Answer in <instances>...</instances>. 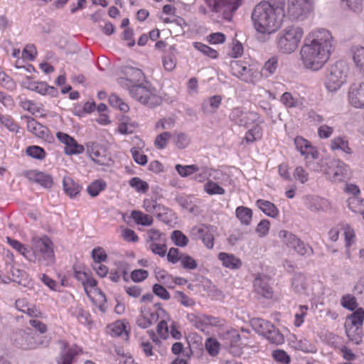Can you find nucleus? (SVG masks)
I'll return each instance as SVG.
<instances>
[{
	"label": "nucleus",
	"mask_w": 364,
	"mask_h": 364,
	"mask_svg": "<svg viewBox=\"0 0 364 364\" xmlns=\"http://www.w3.org/2000/svg\"><path fill=\"white\" fill-rule=\"evenodd\" d=\"M6 240L12 248L28 261L38 262L45 266L51 265L55 262L52 242L48 237L37 239L32 251L28 250L23 243L10 237H6Z\"/></svg>",
	"instance_id": "obj_3"
},
{
	"label": "nucleus",
	"mask_w": 364,
	"mask_h": 364,
	"mask_svg": "<svg viewBox=\"0 0 364 364\" xmlns=\"http://www.w3.org/2000/svg\"><path fill=\"white\" fill-rule=\"evenodd\" d=\"M330 148L333 151L339 150L348 154L352 153L351 149L349 147L348 140L343 136H336L331 140Z\"/></svg>",
	"instance_id": "obj_29"
},
{
	"label": "nucleus",
	"mask_w": 364,
	"mask_h": 364,
	"mask_svg": "<svg viewBox=\"0 0 364 364\" xmlns=\"http://www.w3.org/2000/svg\"><path fill=\"white\" fill-rule=\"evenodd\" d=\"M349 320L357 328L361 326L364 320V310L362 308L358 309L350 315Z\"/></svg>",
	"instance_id": "obj_51"
},
{
	"label": "nucleus",
	"mask_w": 364,
	"mask_h": 364,
	"mask_svg": "<svg viewBox=\"0 0 364 364\" xmlns=\"http://www.w3.org/2000/svg\"><path fill=\"white\" fill-rule=\"evenodd\" d=\"M284 17L282 6L272 4L268 1L257 4L251 15L253 26L260 41H266L282 26Z\"/></svg>",
	"instance_id": "obj_2"
},
{
	"label": "nucleus",
	"mask_w": 364,
	"mask_h": 364,
	"mask_svg": "<svg viewBox=\"0 0 364 364\" xmlns=\"http://www.w3.org/2000/svg\"><path fill=\"white\" fill-rule=\"evenodd\" d=\"M11 341L16 347L24 350L33 349L38 347L36 338L31 329L19 330L11 336Z\"/></svg>",
	"instance_id": "obj_15"
},
{
	"label": "nucleus",
	"mask_w": 364,
	"mask_h": 364,
	"mask_svg": "<svg viewBox=\"0 0 364 364\" xmlns=\"http://www.w3.org/2000/svg\"><path fill=\"white\" fill-rule=\"evenodd\" d=\"M223 337L227 341L226 344H229L231 346V353L237 355H240L241 350L237 348L240 341V336L237 331L235 329L228 331Z\"/></svg>",
	"instance_id": "obj_25"
},
{
	"label": "nucleus",
	"mask_w": 364,
	"mask_h": 364,
	"mask_svg": "<svg viewBox=\"0 0 364 364\" xmlns=\"http://www.w3.org/2000/svg\"><path fill=\"white\" fill-rule=\"evenodd\" d=\"M220 95H213L205 100L201 105V110L204 114H213L216 112L221 105Z\"/></svg>",
	"instance_id": "obj_24"
},
{
	"label": "nucleus",
	"mask_w": 364,
	"mask_h": 364,
	"mask_svg": "<svg viewBox=\"0 0 364 364\" xmlns=\"http://www.w3.org/2000/svg\"><path fill=\"white\" fill-rule=\"evenodd\" d=\"M326 176L333 182H341L349 178V166L341 160L328 162Z\"/></svg>",
	"instance_id": "obj_14"
},
{
	"label": "nucleus",
	"mask_w": 364,
	"mask_h": 364,
	"mask_svg": "<svg viewBox=\"0 0 364 364\" xmlns=\"http://www.w3.org/2000/svg\"><path fill=\"white\" fill-rule=\"evenodd\" d=\"M230 67L233 75L245 82L255 83L260 78L257 69L245 61H232Z\"/></svg>",
	"instance_id": "obj_7"
},
{
	"label": "nucleus",
	"mask_w": 364,
	"mask_h": 364,
	"mask_svg": "<svg viewBox=\"0 0 364 364\" xmlns=\"http://www.w3.org/2000/svg\"><path fill=\"white\" fill-rule=\"evenodd\" d=\"M291 287L299 294L309 295V282L308 279L301 273H296L292 278Z\"/></svg>",
	"instance_id": "obj_21"
},
{
	"label": "nucleus",
	"mask_w": 364,
	"mask_h": 364,
	"mask_svg": "<svg viewBox=\"0 0 364 364\" xmlns=\"http://www.w3.org/2000/svg\"><path fill=\"white\" fill-rule=\"evenodd\" d=\"M26 153L28 156L38 160L44 159L46 157V151L38 146H28L26 150Z\"/></svg>",
	"instance_id": "obj_48"
},
{
	"label": "nucleus",
	"mask_w": 364,
	"mask_h": 364,
	"mask_svg": "<svg viewBox=\"0 0 364 364\" xmlns=\"http://www.w3.org/2000/svg\"><path fill=\"white\" fill-rule=\"evenodd\" d=\"M229 118L232 122L240 127H247L252 124H261L264 122L257 112L246 111L239 107L231 110Z\"/></svg>",
	"instance_id": "obj_8"
},
{
	"label": "nucleus",
	"mask_w": 364,
	"mask_h": 364,
	"mask_svg": "<svg viewBox=\"0 0 364 364\" xmlns=\"http://www.w3.org/2000/svg\"><path fill=\"white\" fill-rule=\"evenodd\" d=\"M27 129L31 133L40 138H44L48 136V128L38 122L33 118L27 119Z\"/></svg>",
	"instance_id": "obj_27"
},
{
	"label": "nucleus",
	"mask_w": 364,
	"mask_h": 364,
	"mask_svg": "<svg viewBox=\"0 0 364 364\" xmlns=\"http://www.w3.org/2000/svg\"><path fill=\"white\" fill-rule=\"evenodd\" d=\"M293 175L294 178L302 184L305 183L309 180V173L301 166L295 168Z\"/></svg>",
	"instance_id": "obj_62"
},
{
	"label": "nucleus",
	"mask_w": 364,
	"mask_h": 364,
	"mask_svg": "<svg viewBox=\"0 0 364 364\" xmlns=\"http://www.w3.org/2000/svg\"><path fill=\"white\" fill-rule=\"evenodd\" d=\"M270 278L265 274H258L253 283L255 292L266 299H271L273 291L269 285Z\"/></svg>",
	"instance_id": "obj_17"
},
{
	"label": "nucleus",
	"mask_w": 364,
	"mask_h": 364,
	"mask_svg": "<svg viewBox=\"0 0 364 364\" xmlns=\"http://www.w3.org/2000/svg\"><path fill=\"white\" fill-rule=\"evenodd\" d=\"M171 134L168 132H163L160 134H159L155 140V145L157 146L159 149H164L168 140L171 139Z\"/></svg>",
	"instance_id": "obj_59"
},
{
	"label": "nucleus",
	"mask_w": 364,
	"mask_h": 364,
	"mask_svg": "<svg viewBox=\"0 0 364 364\" xmlns=\"http://www.w3.org/2000/svg\"><path fill=\"white\" fill-rule=\"evenodd\" d=\"M198 173L196 174L194 179L198 182H203L212 176L213 169L208 167H201Z\"/></svg>",
	"instance_id": "obj_64"
},
{
	"label": "nucleus",
	"mask_w": 364,
	"mask_h": 364,
	"mask_svg": "<svg viewBox=\"0 0 364 364\" xmlns=\"http://www.w3.org/2000/svg\"><path fill=\"white\" fill-rule=\"evenodd\" d=\"M204 191L208 195H223L225 191V189L221 187L218 183L213 181H207L203 186Z\"/></svg>",
	"instance_id": "obj_42"
},
{
	"label": "nucleus",
	"mask_w": 364,
	"mask_h": 364,
	"mask_svg": "<svg viewBox=\"0 0 364 364\" xmlns=\"http://www.w3.org/2000/svg\"><path fill=\"white\" fill-rule=\"evenodd\" d=\"M296 149L304 156L306 166L311 170L316 172H323L326 174L328 162L321 159L319 161L314 162L313 160L318 158L319 153L316 147L301 136L294 139Z\"/></svg>",
	"instance_id": "obj_4"
},
{
	"label": "nucleus",
	"mask_w": 364,
	"mask_h": 364,
	"mask_svg": "<svg viewBox=\"0 0 364 364\" xmlns=\"http://www.w3.org/2000/svg\"><path fill=\"white\" fill-rule=\"evenodd\" d=\"M68 314L82 325H89L91 323L90 313L77 304L70 306L68 309Z\"/></svg>",
	"instance_id": "obj_22"
},
{
	"label": "nucleus",
	"mask_w": 364,
	"mask_h": 364,
	"mask_svg": "<svg viewBox=\"0 0 364 364\" xmlns=\"http://www.w3.org/2000/svg\"><path fill=\"white\" fill-rule=\"evenodd\" d=\"M254 127L246 132L244 140L247 144H250L255 141L259 140L262 136V129L260 124H255Z\"/></svg>",
	"instance_id": "obj_41"
},
{
	"label": "nucleus",
	"mask_w": 364,
	"mask_h": 364,
	"mask_svg": "<svg viewBox=\"0 0 364 364\" xmlns=\"http://www.w3.org/2000/svg\"><path fill=\"white\" fill-rule=\"evenodd\" d=\"M161 208L155 213L157 218L167 224L172 222L174 218L173 211L163 205H161Z\"/></svg>",
	"instance_id": "obj_43"
},
{
	"label": "nucleus",
	"mask_w": 364,
	"mask_h": 364,
	"mask_svg": "<svg viewBox=\"0 0 364 364\" xmlns=\"http://www.w3.org/2000/svg\"><path fill=\"white\" fill-rule=\"evenodd\" d=\"M29 89L36 91L41 95H50L54 96L56 93V90L54 87L49 86L45 82H33L29 85Z\"/></svg>",
	"instance_id": "obj_30"
},
{
	"label": "nucleus",
	"mask_w": 364,
	"mask_h": 364,
	"mask_svg": "<svg viewBox=\"0 0 364 364\" xmlns=\"http://www.w3.org/2000/svg\"><path fill=\"white\" fill-rule=\"evenodd\" d=\"M347 203L349 209L355 213L362 215L364 220V199L352 196L348 198Z\"/></svg>",
	"instance_id": "obj_32"
},
{
	"label": "nucleus",
	"mask_w": 364,
	"mask_h": 364,
	"mask_svg": "<svg viewBox=\"0 0 364 364\" xmlns=\"http://www.w3.org/2000/svg\"><path fill=\"white\" fill-rule=\"evenodd\" d=\"M281 102L287 108L300 107L303 106L302 100L294 97L291 93L286 92L281 97Z\"/></svg>",
	"instance_id": "obj_38"
},
{
	"label": "nucleus",
	"mask_w": 364,
	"mask_h": 364,
	"mask_svg": "<svg viewBox=\"0 0 364 364\" xmlns=\"http://www.w3.org/2000/svg\"><path fill=\"white\" fill-rule=\"evenodd\" d=\"M175 144L181 149L186 148L191 142L190 137L185 133L178 134L174 139Z\"/></svg>",
	"instance_id": "obj_58"
},
{
	"label": "nucleus",
	"mask_w": 364,
	"mask_h": 364,
	"mask_svg": "<svg viewBox=\"0 0 364 364\" xmlns=\"http://www.w3.org/2000/svg\"><path fill=\"white\" fill-rule=\"evenodd\" d=\"M131 153L134 161L141 166H144L147 163V156L143 154V152L136 149L132 148L131 149Z\"/></svg>",
	"instance_id": "obj_63"
},
{
	"label": "nucleus",
	"mask_w": 364,
	"mask_h": 364,
	"mask_svg": "<svg viewBox=\"0 0 364 364\" xmlns=\"http://www.w3.org/2000/svg\"><path fill=\"white\" fill-rule=\"evenodd\" d=\"M121 73L122 76L117 79V83L127 90L144 80L141 70L129 65L122 66Z\"/></svg>",
	"instance_id": "obj_9"
},
{
	"label": "nucleus",
	"mask_w": 364,
	"mask_h": 364,
	"mask_svg": "<svg viewBox=\"0 0 364 364\" xmlns=\"http://www.w3.org/2000/svg\"><path fill=\"white\" fill-rule=\"evenodd\" d=\"M341 304L343 307L350 311L355 310L358 306L356 299L350 294L343 296L341 300Z\"/></svg>",
	"instance_id": "obj_57"
},
{
	"label": "nucleus",
	"mask_w": 364,
	"mask_h": 364,
	"mask_svg": "<svg viewBox=\"0 0 364 364\" xmlns=\"http://www.w3.org/2000/svg\"><path fill=\"white\" fill-rule=\"evenodd\" d=\"M174 298L186 307L193 306L196 304L193 299L188 297L183 291H176L175 292Z\"/></svg>",
	"instance_id": "obj_55"
},
{
	"label": "nucleus",
	"mask_w": 364,
	"mask_h": 364,
	"mask_svg": "<svg viewBox=\"0 0 364 364\" xmlns=\"http://www.w3.org/2000/svg\"><path fill=\"white\" fill-rule=\"evenodd\" d=\"M26 177L31 181L41 185L44 188H50L53 184V178L51 175L37 170L27 171Z\"/></svg>",
	"instance_id": "obj_19"
},
{
	"label": "nucleus",
	"mask_w": 364,
	"mask_h": 364,
	"mask_svg": "<svg viewBox=\"0 0 364 364\" xmlns=\"http://www.w3.org/2000/svg\"><path fill=\"white\" fill-rule=\"evenodd\" d=\"M187 320L192 323L196 328L204 331L207 326L205 319V314L191 313L186 316Z\"/></svg>",
	"instance_id": "obj_35"
},
{
	"label": "nucleus",
	"mask_w": 364,
	"mask_h": 364,
	"mask_svg": "<svg viewBox=\"0 0 364 364\" xmlns=\"http://www.w3.org/2000/svg\"><path fill=\"white\" fill-rule=\"evenodd\" d=\"M61 351L56 361L58 364H72L77 351L75 348H70L64 341L60 342Z\"/></svg>",
	"instance_id": "obj_23"
},
{
	"label": "nucleus",
	"mask_w": 364,
	"mask_h": 364,
	"mask_svg": "<svg viewBox=\"0 0 364 364\" xmlns=\"http://www.w3.org/2000/svg\"><path fill=\"white\" fill-rule=\"evenodd\" d=\"M109 333L112 336H121L123 334L127 336L124 324L119 321L112 323L109 326Z\"/></svg>",
	"instance_id": "obj_49"
},
{
	"label": "nucleus",
	"mask_w": 364,
	"mask_h": 364,
	"mask_svg": "<svg viewBox=\"0 0 364 364\" xmlns=\"http://www.w3.org/2000/svg\"><path fill=\"white\" fill-rule=\"evenodd\" d=\"M129 185L136 192L145 193L149 188V183L139 177H133L129 181Z\"/></svg>",
	"instance_id": "obj_44"
},
{
	"label": "nucleus",
	"mask_w": 364,
	"mask_h": 364,
	"mask_svg": "<svg viewBox=\"0 0 364 364\" xmlns=\"http://www.w3.org/2000/svg\"><path fill=\"white\" fill-rule=\"evenodd\" d=\"M193 47L203 54L211 58H216L218 56V52L215 49L209 47L208 46L203 43L195 42L193 43Z\"/></svg>",
	"instance_id": "obj_47"
},
{
	"label": "nucleus",
	"mask_w": 364,
	"mask_h": 364,
	"mask_svg": "<svg viewBox=\"0 0 364 364\" xmlns=\"http://www.w3.org/2000/svg\"><path fill=\"white\" fill-rule=\"evenodd\" d=\"M211 10L222 13L223 18L230 21L232 14L237 9L241 0H205Z\"/></svg>",
	"instance_id": "obj_10"
},
{
	"label": "nucleus",
	"mask_w": 364,
	"mask_h": 364,
	"mask_svg": "<svg viewBox=\"0 0 364 364\" xmlns=\"http://www.w3.org/2000/svg\"><path fill=\"white\" fill-rule=\"evenodd\" d=\"M257 206L267 215L275 218L279 214L278 208L271 202L264 200H257Z\"/></svg>",
	"instance_id": "obj_31"
},
{
	"label": "nucleus",
	"mask_w": 364,
	"mask_h": 364,
	"mask_svg": "<svg viewBox=\"0 0 364 364\" xmlns=\"http://www.w3.org/2000/svg\"><path fill=\"white\" fill-rule=\"evenodd\" d=\"M304 201L306 208L313 212L323 210L328 207L326 199L316 196H306L304 198Z\"/></svg>",
	"instance_id": "obj_20"
},
{
	"label": "nucleus",
	"mask_w": 364,
	"mask_h": 364,
	"mask_svg": "<svg viewBox=\"0 0 364 364\" xmlns=\"http://www.w3.org/2000/svg\"><path fill=\"white\" fill-rule=\"evenodd\" d=\"M0 85L10 90H12L16 87L15 82L1 70H0Z\"/></svg>",
	"instance_id": "obj_60"
},
{
	"label": "nucleus",
	"mask_w": 364,
	"mask_h": 364,
	"mask_svg": "<svg viewBox=\"0 0 364 364\" xmlns=\"http://www.w3.org/2000/svg\"><path fill=\"white\" fill-rule=\"evenodd\" d=\"M278 67V59L277 57H272L264 65L259 72L260 77L264 76L268 77L272 75L277 70Z\"/></svg>",
	"instance_id": "obj_36"
},
{
	"label": "nucleus",
	"mask_w": 364,
	"mask_h": 364,
	"mask_svg": "<svg viewBox=\"0 0 364 364\" xmlns=\"http://www.w3.org/2000/svg\"><path fill=\"white\" fill-rule=\"evenodd\" d=\"M264 336L272 343L276 345L282 344L284 341V336L273 325Z\"/></svg>",
	"instance_id": "obj_40"
},
{
	"label": "nucleus",
	"mask_w": 364,
	"mask_h": 364,
	"mask_svg": "<svg viewBox=\"0 0 364 364\" xmlns=\"http://www.w3.org/2000/svg\"><path fill=\"white\" fill-rule=\"evenodd\" d=\"M179 262H181V266L186 269L193 270L198 267L196 260L186 254L181 256Z\"/></svg>",
	"instance_id": "obj_54"
},
{
	"label": "nucleus",
	"mask_w": 364,
	"mask_h": 364,
	"mask_svg": "<svg viewBox=\"0 0 364 364\" xmlns=\"http://www.w3.org/2000/svg\"><path fill=\"white\" fill-rule=\"evenodd\" d=\"M333 37L325 28L312 30L306 37L301 49V58L304 67L316 71L321 69L329 58Z\"/></svg>",
	"instance_id": "obj_1"
},
{
	"label": "nucleus",
	"mask_w": 364,
	"mask_h": 364,
	"mask_svg": "<svg viewBox=\"0 0 364 364\" xmlns=\"http://www.w3.org/2000/svg\"><path fill=\"white\" fill-rule=\"evenodd\" d=\"M312 9V0H289L288 14L294 21L304 20Z\"/></svg>",
	"instance_id": "obj_12"
},
{
	"label": "nucleus",
	"mask_w": 364,
	"mask_h": 364,
	"mask_svg": "<svg viewBox=\"0 0 364 364\" xmlns=\"http://www.w3.org/2000/svg\"><path fill=\"white\" fill-rule=\"evenodd\" d=\"M251 324L255 331L263 336L267 334L270 328H272V324L269 321L262 318L252 319Z\"/></svg>",
	"instance_id": "obj_37"
},
{
	"label": "nucleus",
	"mask_w": 364,
	"mask_h": 364,
	"mask_svg": "<svg viewBox=\"0 0 364 364\" xmlns=\"http://www.w3.org/2000/svg\"><path fill=\"white\" fill-rule=\"evenodd\" d=\"M176 170L181 177H187L200 171V167L195 164L186 166L177 164L176 166Z\"/></svg>",
	"instance_id": "obj_45"
},
{
	"label": "nucleus",
	"mask_w": 364,
	"mask_h": 364,
	"mask_svg": "<svg viewBox=\"0 0 364 364\" xmlns=\"http://www.w3.org/2000/svg\"><path fill=\"white\" fill-rule=\"evenodd\" d=\"M56 136L61 143L65 145V153L67 155L80 154L84 151V146L79 144L74 138L68 134L59 132L56 134Z\"/></svg>",
	"instance_id": "obj_16"
},
{
	"label": "nucleus",
	"mask_w": 364,
	"mask_h": 364,
	"mask_svg": "<svg viewBox=\"0 0 364 364\" xmlns=\"http://www.w3.org/2000/svg\"><path fill=\"white\" fill-rule=\"evenodd\" d=\"M353 59L356 67L364 73V47L355 46L351 48Z\"/></svg>",
	"instance_id": "obj_33"
},
{
	"label": "nucleus",
	"mask_w": 364,
	"mask_h": 364,
	"mask_svg": "<svg viewBox=\"0 0 364 364\" xmlns=\"http://www.w3.org/2000/svg\"><path fill=\"white\" fill-rule=\"evenodd\" d=\"M279 237L283 240L285 245L292 248L296 253L300 255H311L313 253L312 248L305 244L296 236L287 230H281L278 235Z\"/></svg>",
	"instance_id": "obj_11"
},
{
	"label": "nucleus",
	"mask_w": 364,
	"mask_h": 364,
	"mask_svg": "<svg viewBox=\"0 0 364 364\" xmlns=\"http://www.w3.org/2000/svg\"><path fill=\"white\" fill-rule=\"evenodd\" d=\"M161 205L152 198H145L143 201V208L149 213L155 214L156 211L161 208Z\"/></svg>",
	"instance_id": "obj_56"
},
{
	"label": "nucleus",
	"mask_w": 364,
	"mask_h": 364,
	"mask_svg": "<svg viewBox=\"0 0 364 364\" xmlns=\"http://www.w3.org/2000/svg\"><path fill=\"white\" fill-rule=\"evenodd\" d=\"M131 217L136 224L143 226H149L154 221L151 216L139 210H133L131 213Z\"/></svg>",
	"instance_id": "obj_39"
},
{
	"label": "nucleus",
	"mask_w": 364,
	"mask_h": 364,
	"mask_svg": "<svg viewBox=\"0 0 364 364\" xmlns=\"http://www.w3.org/2000/svg\"><path fill=\"white\" fill-rule=\"evenodd\" d=\"M218 259L226 268L237 269L242 266L241 260L232 254L220 252L218 254Z\"/></svg>",
	"instance_id": "obj_26"
},
{
	"label": "nucleus",
	"mask_w": 364,
	"mask_h": 364,
	"mask_svg": "<svg viewBox=\"0 0 364 364\" xmlns=\"http://www.w3.org/2000/svg\"><path fill=\"white\" fill-rule=\"evenodd\" d=\"M109 102L113 107L119 108L121 111L126 112L129 110V106L124 103L122 100L115 94H112L109 97Z\"/></svg>",
	"instance_id": "obj_52"
},
{
	"label": "nucleus",
	"mask_w": 364,
	"mask_h": 364,
	"mask_svg": "<svg viewBox=\"0 0 364 364\" xmlns=\"http://www.w3.org/2000/svg\"><path fill=\"white\" fill-rule=\"evenodd\" d=\"M349 103L356 107H364V82L353 84L348 91Z\"/></svg>",
	"instance_id": "obj_18"
},
{
	"label": "nucleus",
	"mask_w": 364,
	"mask_h": 364,
	"mask_svg": "<svg viewBox=\"0 0 364 364\" xmlns=\"http://www.w3.org/2000/svg\"><path fill=\"white\" fill-rule=\"evenodd\" d=\"M348 68L344 62H336L329 70L326 76L325 85L331 92L338 90L346 83Z\"/></svg>",
	"instance_id": "obj_6"
},
{
	"label": "nucleus",
	"mask_w": 364,
	"mask_h": 364,
	"mask_svg": "<svg viewBox=\"0 0 364 364\" xmlns=\"http://www.w3.org/2000/svg\"><path fill=\"white\" fill-rule=\"evenodd\" d=\"M303 28L289 26L282 30L277 38V48L283 53H291L299 46L303 37Z\"/></svg>",
	"instance_id": "obj_5"
},
{
	"label": "nucleus",
	"mask_w": 364,
	"mask_h": 364,
	"mask_svg": "<svg viewBox=\"0 0 364 364\" xmlns=\"http://www.w3.org/2000/svg\"><path fill=\"white\" fill-rule=\"evenodd\" d=\"M205 347L208 353L212 356H215L219 353L220 343L213 338H208L205 341Z\"/></svg>",
	"instance_id": "obj_50"
},
{
	"label": "nucleus",
	"mask_w": 364,
	"mask_h": 364,
	"mask_svg": "<svg viewBox=\"0 0 364 364\" xmlns=\"http://www.w3.org/2000/svg\"><path fill=\"white\" fill-rule=\"evenodd\" d=\"M106 188V183L102 180H96L91 183L87 188V193L92 197L97 196Z\"/></svg>",
	"instance_id": "obj_46"
},
{
	"label": "nucleus",
	"mask_w": 364,
	"mask_h": 364,
	"mask_svg": "<svg viewBox=\"0 0 364 364\" xmlns=\"http://www.w3.org/2000/svg\"><path fill=\"white\" fill-rule=\"evenodd\" d=\"M63 187L65 193L70 198L75 197L82 188L77 183L75 182L74 180L69 176L63 178Z\"/></svg>",
	"instance_id": "obj_28"
},
{
	"label": "nucleus",
	"mask_w": 364,
	"mask_h": 364,
	"mask_svg": "<svg viewBox=\"0 0 364 364\" xmlns=\"http://www.w3.org/2000/svg\"><path fill=\"white\" fill-rule=\"evenodd\" d=\"M235 215L242 225H249L252 218V211L245 206H239L236 208Z\"/></svg>",
	"instance_id": "obj_34"
},
{
	"label": "nucleus",
	"mask_w": 364,
	"mask_h": 364,
	"mask_svg": "<svg viewBox=\"0 0 364 364\" xmlns=\"http://www.w3.org/2000/svg\"><path fill=\"white\" fill-rule=\"evenodd\" d=\"M171 237L176 246L185 247L188 242V237L180 230H174Z\"/></svg>",
	"instance_id": "obj_53"
},
{
	"label": "nucleus",
	"mask_w": 364,
	"mask_h": 364,
	"mask_svg": "<svg viewBox=\"0 0 364 364\" xmlns=\"http://www.w3.org/2000/svg\"><path fill=\"white\" fill-rule=\"evenodd\" d=\"M127 90L132 98L143 104H153L156 98L154 90L148 82H141Z\"/></svg>",
	"instance_id": "obj_13"
},
{
	"label": "nucleus",
	"mask_w": 364,
	"mask_h": 364,
	"mask_svg": "<svg viewBox=\"0 0 364 364\" xmlns=\"http://www.w3.org/2000/svg\"><path fill=\"white\" fill-rule=\"evenodd\" d=\"M149 250L160 257H164L166 252V246L164 242H150L149 246Z\"/></svg>",
	"instance_id": "obj_61"
}]
</instances>
